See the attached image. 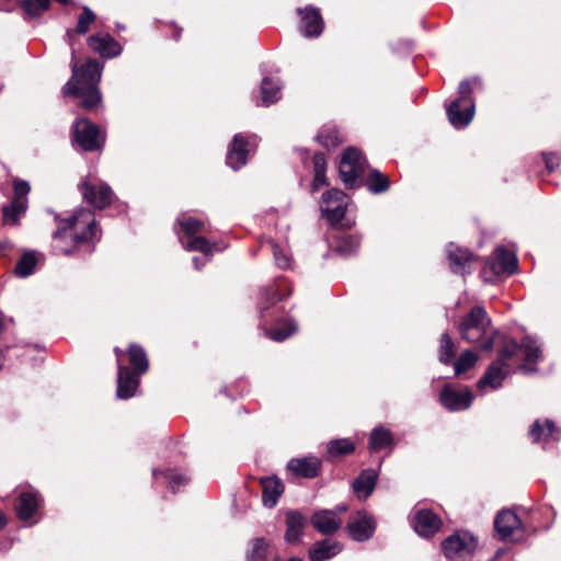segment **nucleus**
Masks as SVG:
<instances>
[{
    "label": "nucleus",
    "mask_w": 561,
    "mask_h": 561,
    "mask_svg": "<svg viewBox=\"0 0 561 561\" xmlns=\"http://www.w3.org/2000/svg\"><path fill=\"white\" fill-rule=\"evenodd\" d=\"M98 233L94 214L81 208L67 219L59 221L53 234V249L56 254L70 255L81 244L92 241Z\"/></svg>",
    "instance_id": "nucleus-1"
},
{
    "label": "nucleus",
    "mask_w": 561,
    "mask_h": 561,
    "mask_svg": "<svg viewBox=\"0 0 561 561\" xmlns=\"http://www.w3.org/2000/svg\"><path fill=\"white\" fill-rule=\"evenodd\" d=\"M101 72H72L71 79L64 87V94L81 99V106L93 110L101 103L98 83Z\"/></svg>",
    "instance_id": "nucleus-2"
},
{
    "label": "nucleus",
    "mask_w": 561,
    "mask_h": 561,
    "mask_svg": "<svg viewBox=\"0 0 561 561\" xmlns=\"http://www.w3.org/2000/svg\"><path fill=\"white\" fill-rule=\"evenodd\" d=\"M491 319L484 308L473 307L459 324V333L468 343H478L489 333Z\"/></svg>",
    "instance_id": "nucleus-3"
},
{
    "label": "nucleus",
    "mask_w": 561,
    "mask_h": 561,
    "mask_svg": "<svg viewBox=\"0 0 561 561\" xmlns=\"http://www.w3.org/2000/svg\"><path fill=\"white\" fill-rule=\"evenodd\" d=\"M366 168V159L356 148L350 147L344 151L340 161V178L347 188H353L357 185V179L365 173Z\"/></svg>",
    "instance_id": "nucleus-4"
},
{
    "label": "nucleus",
    "mask_w": 561,
    "mask_h": 561,
    "mask_svg": "<svg viewBox=\"0 0 561 561\" xmlns=\"http://www.w3.org/2000/svg\"><path fill=\"white\" fill-rule=\"evenodd\" d=\"M476 538L468 531H457L442 542V551L449 561H460L473 554Z\"/></svg>",
    "instance_id": "nucleus-5"
},
{
    "label": "nucleus",
    "mask_w": 561,
    "mask_h": 561,
    "mask_svg": "<svg viewBox=\"0 0 561 561\" xmlns=\"http://www.w3.org/2000/svg\"><path fill=\"white\" fill-rule=\"evenodd\" d=\"M73 139L84 151H95L104 145L99 126L87 118H79L73 124Z\"/></svg>",
    "instance_id": "nucleus-6"
},
{
    "label": "nucleus",
    "mask_w": 561,
    "mask_h": 561,
    "mask_svg": "<svg viewBox=\"0 0 561 561\" xmlns=\"http://www.w3.org/2000/svg\"><path fill=\"white\" fill-rule=\"evenodd\" d=\"M347 199V195L339 188L329 190L323 194L321 210L331 225L335 226L344 218Z\"/></svg>",
    "instance_id": "nucleus-7"
},
{
    "label": "nucleus",
    "mask_w": 561,
    "mask_h": 561,
    "mask_svg": "<svg viewBox=\"0 0 561 561\" xmlns=\"http://www.w3.org/2000/svg\"><path fill=\"white\" fill-rule=\"evenodd\" d=\"M474 116L472 99L457 98L447 107L449 123L457 129L467 127Z\"/></svg>",
    "instance_id": "nucleus-8"
},
{
    "label": "nucleus",
    "mask_w": 561,
    "mask_h": 561,
    "mask_svg": "<svg viewBox=\"0 0 561 561\" xmlns=\"http://www.w3.org/2000/svg\"><path fill=\"white\" fill-rule=\"evenodd\" d=\"M494 528L502 540H518L523 534L520 519L510 510H503L496 515Z\"/></svg>",
    "instance_id": "nucleus-9"
},
{
    "label": "nucleus",
    "mask_w": 561,
    "mask_h": 561,
    "mask_svg": "<svg viewBox=\"0 0 561 561\" xmlns=\"http://www.w3.org/2000/svg\"><path fill=\"white\" fill-rule=\"evenodd\" d=\"M375 528L374 517L365 511H358L350 516L347 531L355 541L368 540L374 535Z\"/></svg>",
    "instance_id": "nucleus-10"
},
{
    "label": "nucleus",
    "mask_w": 561,
    "mask_h": 561,
    "mask_svg": "<svg viewBox=\"0 0 561 561\" xmlns=\"http://www.w3.org/2000/svg\"><path fill=\"white\" fill-rule=\"evenodd\" d=\"M298 15H300V32L307 38L319 37L324 28V22L320 14V11L313 7H306L304 9H297Z\"/></svg>",
    "instance_id": "nucleus-11"
},
{
    "label": "nucleus",
    "mask_w": 561,
    "mask_h": 561,
    "mask_svg": "<svg viewBox=\"0 0 561 561\" xmlns=\"http://www.w3.org/2000/svg\"><path fill=\"white\" fill-rule=\"evenodd\" d=\"M82 185L85 201L95 208L103 209L111 204L113 192L106 183L84 182Z\"/></svg>",
    "instance_id": "nucleus-12"
},
{
    "label": "nucleus",
    "mask_w": 561,
    "mask_h": 561,
    "mask_svg": "<svg viewBox=\"0 0 561 561\" xmlns=\"http://www.w3.org/2000/svg\"><path fill=\"white\" fill-rule=\"evenodd\" d=\"M439 401L449 411L466 410L472 403V392L468 388L455 390L446 386L440 391Z\"/></svg>",
    "instance_id": "nucleus-13"
},
{
    "label": "nucleus",
    "mask_w": 561,
    "mask_h": 561,
    "mask_svg": "<svg viewBox=\"0 0 561 561\" xmlns=\"http://www.w3.org/2000/svg\"><path fill=\"white\" fill-rule=\"evenodd\" d=\"M412 524L420 536L431 537L439 530L442 519L431 510H420L415 512Z\"/></svg>",
    "instance_id": "nucleus-14"
},
{
    "label": "nucleus",
    "mask_w": 561,
    "mask_h": 561,
    "mask_svg": "<svg viewBox=\"0 0 561 561\" xmlns=\"http://www.w3.org/2000/svg\"><path fill=\"white\" fill-rule=\"evenodd\" d=\"M89 47L103 58H114L122 51V47L110 34L92 35L88 39Z\"/></svg>",
    "instance_id": "nucleus-15"
},
{
    "label": "nucleus",
    "mask_w": 561,
    "mask_h": 561,
    "mask_svg": "<svg viewBox=\"0 0 561 561\" xmlns=\"http://www.w3.org/2000/svg\"><path fill=\"white\" fill-rule=\"evenodd\" d=\"M310 522L313 528L323 535L336 531L342 525V519L337 516V513L331 510L316 512Z\"/></svg>",
    "instance_id": "nucleus-16"
},
{
    "label": "nucleus",
    "mask_w": 561,
    "mask_h": 561,
    "mask_svg": "<svg viewBox=\"0 0 561 561\" xmlns=\"http://www.w3.org/2000/svg\"><path fill=\"white\" fill-rule=\"evenodd\" d=\"M138 386V375L131 373L127 367L118 364L117 398L125 400L134 397Z\"/></svg>",
    "instance_id": "nucleus-17"
},
{
    "label": "nucleus",
    "mask_w": 561,
    "mask_h": 561,
    "mask_svg": "<svg viewBox=\"0 0 561 561\" xmlns=\"http://www.w3.org/2000/svg\"><path fill=\"white\" fill-rule=\"evenodd\" d=\"M287 468L297 477L311 479L319 474L321 461L317 457L294 458Z\"/></svg>",
    "instance_id": "nucleus-18"
},
{
    "label": "nucleus",
    "mask_w": 561,
    "mask_h": 561,
    "mask_svg": "<svg viewBox=\"0 0 561 561\" xmlns=\"http://www.w3.org/2000/svg\"><path fill=\"white\" fill-rule=\"evenodd\" d=\"M262 486V503L273 508L284 493V484L277 477H265L260 480Z\"/></svg>",
    "instance_id": "nucleus-19"
},
{
    "label": "nucleus",
    "mask_w": 561,
    "mask_h": 561,
    "mask_svg": "<svg viewBox=\"0 0 561 561\" xmlns=\"http://www.w3.org/2000/svg\"><path fill=\"white\" fill-rule=\"evenodd\" d=\"M247 146L248 141L241 134L233 137L227 153V164L233 170H238L247 163L249 152Z\"/></svg>",
    "instance_id": "nucleus-20"
},
{
    "label": "nucleus",
    "mask_w": 561,
    "mask_h": 561,
    "mask_svg": "<svg viewBox=\"0 0 561 561\" xmlns=\"http://www.w3.org/2000/svg\"><path fill=\"white\" fill-rule=\"evenodd\" d=\"M447 255L454 273L463 275L468 272L467 268L472 262V254L468 250L449 244Z\"/></svg>",
    "instance_id": "nucleus-21"
},
{
    "label": "nucleus",
    "mask_w": 561,
    "mask_h": 561,
    "mask_svg": "<svg viewBox=\"0 0 561 561\" xmlns=\"http://www.w3.org/2000/svg\"><path fill=\"white\" fill-rule=\"evenodd\" d=\"M39 506V497L36 492H22L16 500L15 511L20 519H30Z\"/></svg>",
    "instance_id": "nucleus-22"
},
{
    "label": "nucleus",
    "mask_w": 561,
    "mask_h": 561,
    "mask_svg": "<svg viewBox=\"0 0 561 561\" xmlns=\"http://www.w3.org/2000/svg\"><path fill=\"white\" fill-rule=\"evenodd\" d=\"M506 363H502V360L493 362L483 377L478 381V387L484 388L485 386H490L493 389L501 387L506 377Z\"/></svg>",
    "instance_id": "nucleus-23"
},
{
    "label": "nucleus",
    "mask_w": 561,
    "mask_h": 561,
    "mask_svg": "<svg viewBox=\"0 0 561 561\" xmlns=\"http://www.w3.org/2000/svg\"><path fill=\"white\" fill-rule=\"evenodd\" d=\"M492 270L496 274H513L517 270V259L515 254L504 248H497L494 251Z\"/></svg>",
    "instance_id": "nucleus-24"
},
{
    "label": "nucleus",
    "mask_w": 561,
    "mask_h": 561,
    "mask_svg": "<svg viewBox=\"0 0 561 561\" xmlns=\"http://www.w3.org/2000/svg\"><path fill=\"white\" fill-rule=\"evenodd\" d=\"M377 472L373 469H366L355 479L352 484L353 491L358 499H367L375 489Z\"/></svg>",
    "instance_id": "nucleus-25"
},
{
    "label": "nucleus",
    "mask_w": 561,
    "mask_h": 561,
    "mask_svg": "<svg viewBox=\"0 0 561 561\" xmlns=\"http://www.w3.org/2000/svg\"><path fill=\"white\" fill-rule=\"evenodd\" d=\"M286 534L285 539L287 542L296 543L299 541L305 526L304 516L295 511H290L286 514Z\"/></svg>",
    "instance_id": "nucleus-26"
},
{
    "label": "nucleus",
    "mask_w": 561,
    "mask_h": 561,
    "mask_svg": "<svg viewBox=\"0 0 561 561\" xmlns=\"http://www.w3.org/2000/svg\"><path fill=\"white\" fill-rule=\"evenodd\" d=\"M341 551L340 545L331 539L318 542L310 551V561H325L336 556Z\"/></svg>",
    "instance_id": "nucleus-27"
},
{
    "label": "nucleus",
    "mask_w": 561,
    "mask_h": 561,
    "mask_svg": "<svg viewBox=\"0 0 561 561\" xmlns=\"http://www.w3.org/2000/svg\"><path fill=\"white\" fill-rule=\"evenodd\" d=\"M27 209V199L25 198H13L11 203L3 207V220L9 225H16L19 218Z\"/></svg>",
    "instance_id": "nucleus-28"
},
{
    "label": "nucleus",
    "mask_w": 561,
    "mask_h": 561,
    "mask_svg": "<svg viewBox=\"0 0 561 561\" xmlns=\"http://www.w3.org/2000/svg\"><path fill=\"white\" fill-rule=\"evenodd\" d=\"M529 433L534 442H539L541 438L545 440L558 439L556 425L550 420H546L543 425H541L539 421H536Z\"/></svg>",
    "instance_id": "nucleus-29"
},
{
    "label": "nucleus",
    "mask_w": 561,
    "mask_h": 561,
    "mask_svg": "<svg viewBox=\"0 0 561 561\" xmlns=\"http://www.w3.org/2000/svg\"><path fill=\"white\" fill-rule=\"evenodd\" d=\"M393 444V437L389 430L378 426L373 430L369 437V448L373 451H379Z\"/></svg>",
    "instance_id": "nucleus-30"
},
{
    "label": "nucleus",
    "mask_w": 561,
    "mask_h": 561,
    "mask_svg": "<svg viewBox=\"0 0 561 561\" xmlns=\"http://www.w3.org/2000/svg\"><path fill=\"white\" fill-rule=\"evenodd\" d=\"M360 244V240L354 234H341L336 239L335 250L343 256H350L354 254Z\"/></svg>",
    "instance_id": "nucleus-31"
},
{
    "label": "nucleus",
    "mask_w": 561,
    "mask_h": 561,
    "mask_svg": "<svg viewBox=\"0 0 561 561\" xmlns=\"http://www.w3.org/2000/svg\"><path fill=\"white\" fill-rule=\"evenodd\" d=\"M313 169L314 176L312 181V190L317 191L320 186L327 185L325 180V170H327V160L322 152H317L313 156Z\"/></svg>",
    "instance_id": "nucleus-32"
},
{
    "label": "nucleus",
    "mask_w": 561,
    "mask_h": 561,
    "mask_svg": "<svg viewBox=\"0 0 561 561\" xmlns=\"http://www.w3.org/2000/svg\"><path fill=\"white\" fill-rule=\"evenodd\" d=\"M129 362L137 371V375L144 374L148 369V359L144 348L139 345L131 344L128 347Z\"/></svg>",
    "instance_id": "nucleus-33"
},
{
    "label": "nucleus",
    "mask_w": 561,
    "mask_h": 561,
    "mask_svg": "<svg viewBox=\"0 0 561 561\" xmlns=\"http://www.w3.org/2000/svg\"><path fill=\"white\" fill-rule=\"evenodd\" d=\"M181 243L186 251H199L205 255H211L214 244L205 237L193 236L187 240L181 239Z\"/></svg>",
    "instance_id": "nucleus-34"
},
{
    "label": "nucleus",
    "mask_w": 561,
    "mask_h": 561,
    "mask_svg": "<svg viewBox=\"0 0 561 561\" xmlns=\"http://www.w3.org/2000/svg\"><path fill=\"white\" fill-rule=\"evenodd\" d=\"M390 182L386 175L378 170H371L366 180V186L374 194H380L389 188Z\"/></svg>",
    "instance_id": "nucleus-35"
},
{
    "label": "nucleus",
    "mask_w": 561,
    "mask_h": 561,
    "mask_svg": "<svg viewBox=\"0 0 561 561\" xmlns=\"http://www.w3.org/2000/svg\"><path fill=\"white\" fill-rule=\"evenodd\" d=\"M278 94L279 85L270 78H264L261 84L262 103L270 105L276 102L279 98Z\"/></svg>",
    "instance_id": "nucleus-36"
},
{
    "label": "nucleus",
    "mask_w": 561,
    "mask_h": 561,
    "mask_svg": "<svg viewBox=\"0 0 561 561\" xmlns=\"http://www.w3.org/2000/svg\"><path fill=\"white\" fill-rule=\"evenodd\" d=\"M355 445L347 438L333 439L328 444V454L330 457H339L353 453Z\"/></svg>",
    "instance_id": "nucleus-37"
},
{
    "label": "nucleus",
    "mask_w": 561,
    "mask_h": 561,
    "mask_svg": "<svg viewBox=\"0 0 561 561\" xmlns=\"http://www.w3.org/2000/svg\"><path fill=\"white\" fill-rule=\"evenodd\" d=\"M455 356V343L448 333H443L438 350V359L440 363L448 365Z\"/></svg>",
    "instance_id": "nucleus-38"
},
{
    "label": "nucleus",
    "mask_w": 561,
    "mask_h": 561,
    "mask_svg": "<svg viewBox=\"0 0 561 561\" xmlns=\"http://www.w3.org/2000/svg\"><path fill=\"white\" fill-rule=\"evenodd\" d=\"M37 263V259L33 252L24 253L15 265V274L20 277L31 275Z\"/></svg>",
    "instance_id": "nucleus-39"
},
{
    "label": "nucleus",
    "mask_w": 561,
    "mask_h": 561,
    "mask_svg": "<svg viewBox=\"0 0 561 561\" xmlns=\"http://www.w3.org/2000/svg\"><path fill=\"white\" fill-rule=\"evenodd\" d=\"M19 2L30 16H39L50 7V0H19Z\"/></svg>",
    "instance_id": "nucleus-40"
},
{
    "label": "nucleus",
    "mask_w": 561,
    "mask_h": 561,
    "mask_svg": "<svg viewBox=\"0 0 561 561\" xmlns=\"http://www.w3.org/2000/svg\"><path fill=\"white\" fill-rule=\"evenodd\" d=\"M297 330L296 324L293 321L284 322L276 328L267 331L270 339L276 342H282L288 339Z\"/></svg>",
    "instance_id": "nucleus-41"
},
{
    "label": "nucleus",
    "mask_w": 561,
    "mask_h": 561,
    "mask_svg": "<svg viewBox=\"0 0 561 561\" xmlns=\"http://www.w3.org/2000/svg\"><path fill=\"white\" fill-rule=\"evenodd\" d=\"M477 360L478 356L474 352L471 350L463 351L454 364L455 374L460 375L465 373L469 368L473 367Z\"/></svg>",
    "instance_id": "nucleus-42"
},
{
    "label": "nucleus",
    "mask_w": 561,
    "mask_h": 561,
    "mask_svg": "<svg viewBox=\"0 0 561 561\" xmlns=\"http://www.w3.org/2000/svg\"><path fill=\"white\" fill-rule=\"evenodd\" d=\"M318 140L327 148L336 147L343 142V138L335 128H323L318 135Z\"/></svg>",
    "instance_id": "nucleus-43"
},
{
    "label": "nucleus",
    "mask_w": 561,
    "mask_h": 561,
    "mask_svg": "<svg viewBox=\"0 0 561 561\" xmlns=\"http://www.w3.org/2000/svg\"><path fill=\"white\" fill-rule=\"evenodd\" d=\"M267 543L263 538H255L251 541V550L248 561H266Z\"/></svg>",
    "instance_id": "nucleus-44"
},
{
    "label": "nucleus",
    "mask_w": 561,
    "mask_h": 561,
    "mask_svg": "<svg viewBox=\"0 0 561 561\" xmlns=\"http://www.w3.org/2000/svg\"><path fill=\"white\" fill-rule=\"evenodd\" d=\"M179 225L181 226L182 231L187 238L195 236L197 232L204 231L205 227L204 221L193 217L179 220Z\"/></svg>",
    "instance_id": "nucleus-45"
},
{
    "label": "nucleus",
    "mask_w": 561,
    "mask_h": 561,
    "mask_svg": "<svg viewBox=\"0 0 561 561\" xmlns=\"http://www.w3.org/2000/svg\"><path fill=\"white\" fill-rule=\"evenodd\" d=\"M94 20L95 14L93 13V11L89 7H83L82 13L78 18L76 33L80 35L85 34L89 31L90 25L94 22Z\"/></svg>",
    "instance_id": "nucleus-46"
},
{
    "label": "nucleus",
    "mask_w": 561,
    "mask_h": 561,
    "mask_svg": "<svg viewBox=\"0 0 561 561\" xmlns=\"http://www.w3.org/2000/svg\"><path fill=\"white\" fill-rule=\"evenodd\" d=\"M519 347L525 355V359L529 363H535L540 357L541 351L539 346L530 339H526Z\"/></svg>",
    "instance_id": "nucleus-47"
},
{
    "label": "nucleus",
    "mask_w": 561,
    "mask_h": 561,
    "mask_svg": "<svg viewBox=\"0 0 561 561\" xmlns=\"http://www.w3.org/2000/svg\"><path fill=\"white\" fill-rule=\"evenodd\" d=\"M519 345L512 339H504L501 348L499 350V359L506 363L507 359L513 357L519 351Z\"/></svg>",
    "instance_id": "nucleus-48"
},
{
    "label": "nucleus",
    "mask_w": 561,
    "mask_h": 561,
    "mask_svg": "<svg viewBox=\"0 0 561 561\" xmlns=\"http://www.w3.org/2000/svg\"><path fill=\"white\" fill-rule=\"evenodd\" d=\"M276 264L280 268H288L290 266V256L275 242H270Z\"/></svg>",
    "instance_id": "nucleus-49"
},
{
    "label": "nucleus",
    "mask_w": 561,
    "mask_h": 561,
    "mask_svg": "<svg viewBox=\"0 0 561 561\" xmlns=\"http://www.w3.org/2000/svg\"><path fill=\"white\" fill-rule=\"evenodd\" d=\"M168 479L170 488L175 492L180 486L185 485L188 482V478L185 474L178 473L174 470H167L163 472Z\"/></svg>",
    "instance_id": "nucleus-50"
},
{
    "label": "nucleus",
    "mask_w": 561,
    "mask_h": 561,
    "mask_svg": "<svg viewBox=\"0 0 561 561\" xmlns=\"http://www.w3.org/2000/svg\"><path fill=\"white\" fill-rule=\"evenodd\" d=\"M479 85H480V81H479L478 77H473V78L466 79V80L461 81L458 87V93H459L458 98L471 99L470 94Z\"/></svg>",
    "instance_id": "nucleus-51"
},
{
    "label": "nucleus",
    "mask_w": 561,
    "mask_h": 561,
    "mask_svg": "<svg viewBox=\"0 0 561 561\" xmlns=\"http://www.w3.org/2000/svg\"><path fill=\"white\" fill-rule=\"evenodd\" d=\"M30 192V184L26 181L14 182V197L13 198H25Z\"/></svg>",
    "instance_id": "nucleus-52"
},
{
    "label": "nucleus",
    "mask_w": 561,
    "mask_h": 561,
    "mask_svg": "<svg viewBox=\"0 0 561 561\" xmlns=\"http://www.w3.org/2000/svg\"><path fill=\"white\" fill-rule=\"evenodd\" d=\"M545 163L547 169L551 172L553 171L560 163V159L558 156L550 153L545 156Z\"/></svg>",
    "instance_id": "nucleus-53"
},
{
    "label": "nucleus",
    "mask_w": 561,
    "mask_h": 561,
    "mask_svg": "<svg viewBox=\"0 0 561 561\" xmlns=\"http://www.w3.org/2000/svg\"><path fill=\"white\" fill-rule=\"evenodd\" d=\"M482 340H483V342L481 344V350H483V351H491L494 347L495 333H493L491 335H486Z\"/></svg>",
    "instance_id": "nucleus-54"
},
{
    "label": "nucleus",
    "mask_w": 561,
    "mask_h": 561,
    "mask_svg": "<svg viewBox=\"0 0 561 561\" xmlns=\"http://www.w3.org/2000/svg\"><path fill=\"white\" fill-rule=\"evenodd\" d=\"M103 64L100 62L99 60L96 59H91L87 62V69L85 70H102L103 69Z\"/></svg>",
    "instance_id": "nucleus-55"
},
{
    "label": "nucleus",
    "mask_w": 561,
    "mask_h": 561,
    "mask_svg": "<svg viewBox=\"0 0 561 561\" xmlns=\"http://www.w3.org/2000/svg\"><path fill=\"white\" fill-rule=\"evenodd\" d=\"M205 263H206V262L204 261L202 264H199V260H198V257H194V259H193V264H194V266H195V268H196V270H201V267H202V266H204V265H205Z\"/></svg>",
    "instance_id": "nucleus-56"
},
{
    "label": "nucleus",
    "mask_w": 561,
    "mask_h": 561,
    "mask_svg": "<svg viewBox=\"0 0 561 561\" xmlns=\"http://www.w3.org/2000/svg\"><path fill=\"white\" fill-rule=\"evenodd\" d=\"M7 524V518H5V515L0 512V529L3 528Z\"/></svg>",
    "instance_id": "nucleus-57"
},
{
    "label": "nucleus",
    "mask_w": 561,
    "mask_h": 561,
    "mask_svg": "<svg viewBox=\"0 0 561 561\" xmlns=\"http://www.w3.org/2000/svg\"><path fill=\"white\" fill-rule=\"evenodd\" d=\"M347 507L344 506V505H340L337 506L333 512H336L337 513V516L341 514V513H344L346 512Z\"/></svg>",
    "instance_id": "nucleus-58"
},
{
    "label": "nucleus",
    "mask_w": 561,
    "mask_h": 561,
    "mask_svg": "<svg viewBox=\"0 0 561 561\" xmlns=\"http://www.w3.org/2000/svg\"><path fill=\"white\" fill-rule=\"evenodd\" d=\"M404 46H405V48H407L408 50H411L413 45H412V42H411V41H405V42H404Z\"/></svg>",
    "instance_id": "nucleus-59"
},
{
    "label": "nucleus",
    "mask_w": 561,
    "mask_h": 561,
    "mask_svg": "<svg viewBox=\"0 0 561 561\" xmlns=\"http://www.w3.org/2000/svg\"><path fill=\"white\" fill-rule=\"evenodd\" d=\"M275 561H282V560L279 558H277ZM287 561H302V560L299 558H290Z\"/></svg>",
    "instance_id": "nucleus-60"
},
{
    "label": "nucleus",
    "mask_w": 561,
    "mask_h": 561,
    "mask_svg": "<svg viewBox=\"0 0 561 561\" xmlns=\"http://www.w3.org/2000/svg\"><path fill=\"white\" fill-rule=\"evenodd\" d=\"M270 291H271V293H273V296H275V289H274V288L266 289V290H265V294H266L267 296H270Z\"/></svg>",
    "instance_id": "nucleus-61"
},
{
    "label": "nucleus",
    "mask_w": 561,
    "mask_h": 561,
    "mask_svg": "<svg viewBox=\"0 0 561 561\" xmlns=\"http://www.w3.org/2000/svg\"><path fill=\"white\" fill-rule=\"evenodd\" d=\"M115 353L117 355V357L119 358L121 355H123V351H121L119 348H115Z\"/></svg>",
    "instance_id": "nucleus-62"
},
{
    "label": "nucleus",
    "mask_w": 561,
    "mask_h": 561,
    "mask_svg": "<svg viewBox=\"0 0 561 561\" xmlns=\"http://www.w3.org/2000/svg\"><path fill=\"white\" fill-rule=\"evenodd\" d=\"M56 1L61 4H67V3H69L70 0H56Z\"/></svg>",
    "instance_id": "nucleus-63"
}]
</instances>
